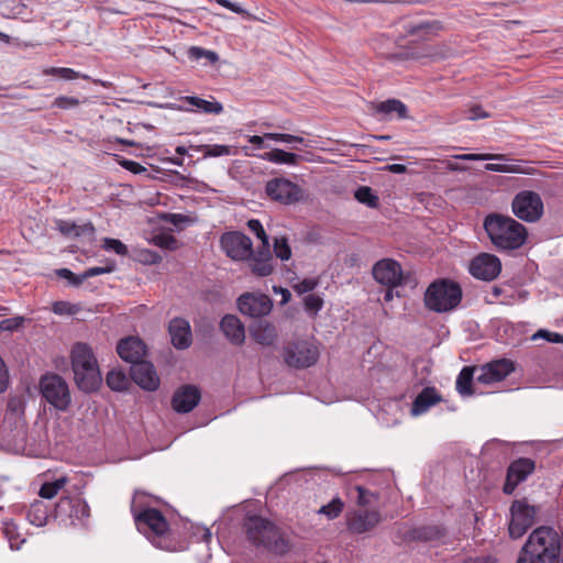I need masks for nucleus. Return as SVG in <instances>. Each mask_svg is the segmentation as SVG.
Segmentation results:
<instances>
[{"label":"nucleus","mask_w":563,"mask_h":563,"mask_svg":"<svg viewBox=\"0 0 563 563\" xmlns=\"http://www.w3.org/2000/svg\"><path fill=\"white\" fill-rule=\"evenodd\" d=\"M29 522L36 527H43L47 523L48 507L43 500L32 503L26 512Z\"/></svg>","instance_id":"obj_31"},{"label":"nucleus","mask_w":563,"mask_h":563,"mask_svg":"<svg viewBox=\"0 0 563 563\" xmlns=\"http://www.w3.org/2000/svg\"><path fill=\"white\" fill-rule=\"evenodd\" d=\"M247 228L252 233H254L262 241L263 244L268 245V242H269L268 235L266 234L260 220H257V219L249 220Z\"/></svg>","instance_id":"obj_51"},{"label":"nucleus","mask_w":563,"mask_h":563,"mask_svg":"<svg viewBox=\"0 0 563 563\" xmlns=\"http://www.w3.org/2000/svg\"><path fill=\"white\" fill-rule=\"evenodd\" d=\"M318 285L316 279L305 278L295 285V290L299 294H307L312 291Z\"/></svg>","instance_id":"obj_57"},{"label":"nucleus","mask_w":563,"mask_h":563,"mask_svg":"<svg viewBox=\"0 0 563 563\" xmlns=\"http://www.w3.org/2000/svg\"><path fill=\"white\" fill-rule=\"evenodd\" d=\"M265 137L267 141L283 142L290 144V140H292V134L287 133H265Z\"/></svg>","instance_id":"obj_60"},{"label":"nucleus","mask_w":563,"mask_h":563,"mask_svg":"<svg viewBox=\"0 0 563 563\" xmlns=\"http://www.w3.org/2000/svg\"><path fill=\"white\" fill-rule=\"evenodd\" d=\"M89 516L90 508L80 497H63L54 509V518L65 527L84 525Z\"/></svg>","instance_id":"obj_8"},{"label":"nucleus","mask_w":563,"mask_h":563,"mask_svg":"<svg viewBox=\"0 0 563 563\" xmlns=\"http://www.w3.org/2000/svg\"><path fill=\"white\" fill-rule=\"evenodd\" d=\"M274 253L282 261H288L291 257V249L285 236L276 238L274 241Z\"/></svg>","instance_id":"obj_44"},{"label":"nucleus","mask_w":563,"mask_h":563,"mask_svg":"<svg viewBox=\"0 0 563 563\" xmlns=\"http://www.w3.org/2000/svg\"><path fill=\"white\" fill-rule=\"evenodd\" d=\"M373 277L380 285L397 287L402 280V268L400 264L391 258L378 261L373 266Z\"/></svg>","instance_id":"obj_18"},{"label":"nucleus","mask_w":563,"mask_h":563,"mask_svg":"<svg viewBox=\"0 0 563 563\" xmlns=\"http://www.w3.org/2000/svg\"><path fill=\"white\" fill-rule=\"evenodd\" d=\"M117 352L124 362L133 365L144 358L146 345L140 338L128 336L119 341Z\"/></svg>","instance_id":"obj_23"},{"label":"nucleus","mask_w":563,"mask_h":563,"mask_svg":"<svg viewBox=\"0 0 563 563\" xmlns=\"http://www.w3.org/2000/svg\"><path fill=\"white\" fill-rule=\"evenodd\" d=\"M65 483H66V478L65 477H60V478H58V479H56L54 482H51V483H44L41 486V488H40L38 495L42 498L52 499L63 488Z\"/></svg>","instance_id":"obj_42"},{"label":"nucleus","mask_w":563,"mask_h":563,"mask_svg":"<svg viewBox=\"0 0 563 563\" xmlns=\"http://www.w3.org/2000/svg\"><path fill=\"white\" fill-rule=\"evenodd\" d=\"M474 379V368L465 366L460 372L456 378V390L461 396L473 395L472 382Z\"/></svg>","instance_id":"obj_34"},{"label":"nucleus","mask_w":563,"mask_h":563,"mask_svg":"<svg viewBox=\"0 0 563 563\" xmlns=\"http://www.w3.org/2000/svg\"><path fill=\"white\" fill-rule=\"evenodd\" d=\"M102 247L106 251H113L118 255H126L128 254L126 245L117 239L104 238Z\"/></svg>","instance_id":"obj_48"},{"label":"nucleus","mask_w":563,"mask_h":563,"mask_svg":"<svg viewBox=\"0 0 563 563\" xmlns=\"http://www.w3.org/2000/svg\"><path fill=\"white\" fill-rule=\"evenodd\" d=\"M143 497V494L136 493L131 503V511L136 528L141 533L145 534L155 547L167 549V545L163 544V541L169 530L168 522L159 510L144 506L141 503V498Z\"/></svg>","instance_id":"obj_3"},{"label":"nucleus","mask_w":563,"mask_h":563,"mask_svg":"<svg viewBox=\"0 0 563 563\" xmlns=\"http://www.w3.org/2000/svg\"><path fill=\"white\" fill-rule=\"evenodd\" d=\"M81 101L76 97L59 96L55 98L52 107H56L63 110H69L80 106Z\"/></svg>","instance_id":"obj_46"},{"label":"nucleus","mask_w":563,"mask_h":563,"mask_svg":"<svg viewBox=\"0 0 563 563\" xmlns=\"http://www.w3.org/2000/svg\"><path fill=\"white\" fill-rule=\"evenodd\" d=\"M188 57L194 60H200L202 58H206L208 64L211 65L219 60V56L216 52L199 46L189 47Z\"/></svg>","instance_id":"obj_41"},{"label":"nucleus","mask_w":563,"mask_h":563,"mask_svg":"<svg viewBox=\"0 0 563 563\" xmlns=\"http://www.w3.org/2000/svg\"><path fill=\"white\" fill-rule=\"evenodd\" d=\"M56 275L60 278L67 279L69 285L74 287H79L85 282V278H82V274L76 275L68 268L57 269Z\"/></svg>","instance_id":"obj_50"},{"label":"nucleus","mask_w":563,"mask_h":563,"mask_svg":"<svg viewBox=\"0 0 563 563\" xmlns=\"http://www.w3.org/2000/svg\"><path fill=\"white\" fill-rule=\"evenodd\" d=\"M238 307L241 313L252 317L261 318L266 316L272 310V300L268 296L260 294L246 292L238 299Z\"/></svg>","instance_id":"obj_19"},{"label":"nucleus","mask_w":563,"mask_h":563,"mask_svg":"<svg viewBox=\"0 0 563 563\" xmlns=\"http://www.w3.org/2000/svg\"><path fill=\"white\" fill-rule=\"evenodd\" d=\"M405 29L406 32L410 35L424 37L428 35L437 34V32L441 30V24L439 21H424L419 23H409L405 26Z\"/></svg>","instance_id":"obj_32"},{"label":"nucleus","mask_w":563,"mask_h":563,"mask_svg":"<svg viewBox=\"0 0 563 563\" xmlns=\"http://www.w3.org/2000/svg\"><path fill=\"white\" fill-rule=\"evenodd\" d=\"M40 391L42 397L58 411H66L71 402L68 384L57 374L42 376Z\"/></svg>","instance_id":"obj_7"},{"label":"nucleus","mask_w":563,"mask_h":563,"mask_svg":"<svg viewBox=\"0 0 563 563\" xmlns=\"http://www.w3.org/2000/svg\"><path fill=\"white\" fill-rule=\"evenodd\" d=\"M511 209L520 220L536 222L543 214V201L538 192L523 190L514 197Z\"/></svg>","instance_id":"obj_12"},{"label":"nucleus","mask_w":563,"mask_h":563,"mask_svg":"<svg viewBox=\"0 0 563 563\" xmlns=\"http://www.w3.org/2000/svg\"><path fill=\"white\" fill-rule=\"evenodd\" d=\"M168 333L172 344L177 350H186L191 345V328L186 319L180 317L172 319L168 324Z\"/></svg>","instance_id":"obj_24"},{"label":"nucleus","mask_w":563,"mask_h":563,"mask_svg":"<svg viewBox=\"0 0 563 563\" xmlns=\"http://www.w3.org/2000/svg\"><path fill=\"white\" fill-rule=\"evenodd\" d=\"M44 75L56 76L64 80L85 79L88 80L89 76L80 74L73 68L67 67H49L43 70Z\"/></svg>","instance_id":"obj_36"},{"label":"nucleus","mask_w":563,"mask_h":563,"mask_svg":"<svg viewBox=\"0 0 563 563\" xmlns=\"http://www.w3.org/2000/svg\"><path fill=\"white\" fill-rule=\"evenodd\" d=\"M9 384V375L8 369L5 367L4 362L0 357V393H3Z\"/></svg>","instance_id":"obj_62"},{"label":"nucleus","mask_w":563,"mask_h":563,"mask_svg":"<svg viewBox=\"0 0 563 563\" xmlns=\"http://www.w3.org/2000/svg\"><path fill=\"white\" fill-rule=\"evenodd\" d=\"M514 369L511 361L506 358L497 360L482 366L475 379L482 384L497 383L506 378Z\"/></svg>","instance_id":"obj_22"},{"label":"nucleus","mask_w":563,"mask_h":563,"mask_svg":"<svg viewBox=\"0 0 563 563\" xmlns=\"http://www.w3.org/2000/svg\"><path fill=\"white\" fill-rule=\"evenodd\" d=\"M355 490L357 492L356 504L360 507L369 506L374 500H377V494L361 485L355 486Z\"/></svg>","instance_id":"obj_45"},{"label":"nucleus","mask_w":563,"mask_h":563,"mask_svg":"<svg viewBox=\"0 0 563 563\" xmlns=\"http://www.w3.org/2000/svg\"><path fill=\"white\" fill-rule=\"evenodd\" d=\"M374 109L375 112L383 115L384 119L390 118L393 113H396L398 119L408 117L406 104L398 99H388L378 102L375 104Z\"/></svg>","instance_id":"obj_29"},{"label":"nucleus","mask_w":563,"mask_h":563,"mask_svg":"<svg viewBox=\"0 0 563 563\" xmlns=\"http://www.w3.org/2000/svg\"><path fill=\"white\" fill-rule=\"evenodd\" d=\"M55 229L59 231L62 235L69 239L80 238L85 235L92 236L95 233V227L91 222L77 224L70 220H56Z\"/></svg>","instance_id":"obj_26"},{"label":"nucleus","mask_w":563,"mask_h":563,"mask_svg":"<svg viewBox=\"0 0 563 563\" xmlns=\"http://www.w3.org/2000/svg\"><path fill=\"white\" fill-rule=\"evenodd\" d=\"M344 503L341 498L334 497L330 503L323 505L319 510V515L325 516L329 520L338 518L343 511Z\"/></svg>","instance_id":"obj_39"},{"label":"nucleus","mask_w":563,"mask_h":563,"mask_svg":"<svg viewBox=\"0 0 563 563\" xmlns=\"http://www.w3.org/2000/svg\"><path fill=\"white\" fill-rule=\"evenodd\" d=\"M461 286L448 278L432 282L424 292L426 307L434 312L443 313L457 308L462 300Z\"/></svg>","instance_id":"obj_5"},{"label":"nucleus","mask_w":563,"mask_h":563,"mask_svg":"<svg viewBox=\"0 0 563 563\" xmlns=\"http://www.w3.org/2000/svg\"><path fill=\"white\" fill-rule=\"evenodd\" d=\"M461 161H505L503 154H461L456 156Z\"/></svg>","instance_id":"obj_49"},{"label":"nucleus","mask_w":563,"mask_h":563,"mask_svg":"<svg viewBox=\"0 0 563 563\" xmlns=\"http://www.w3.org/2000/svg\"><path fill=\"white\" fill-rule=\"evenodd\" d=\"M71 367L77 387L91 393L98 389L102 378L97 360L90 346L86 343H76L71 350Z\"/></svg>","instance_id":"obj_4"},{"label":"nucleus","mask_w":563,"mask_h":563,"mask_svg":"<svg viewBox=\"0 0 563 563\" xmlns=\"http://www.w3.org/2000/svg\"><path fill=\"white\" fill-rule=\"evenodd\" d=\"M380 520L378 510L358 509L347 514L346 526L351 533L363 534L372 531Z\"/></svg>","instance_id":"obj_16"},{"label":"nucleus","mask_w":563,"mask_h":563,"mask_svg":"<svg viewBox=\"0 0 563 563\" xmlns=\"http://www.w3.org/2000/svg\"><path fill=\"white\" fill-rule=\"evenodd\" d=\"M267 139L265 137V133L263 135H252L249 136V142L254 145L255 148H269V144L266 143Z\"/></svg>","instance_id":"obj_61"},{"label":"nucleus","mask_w":563,"mask_h":563,"mask_svg":"<svg viewBox=\"0 0 563 563\" xmlns=\"http://www.w3.org/2000/svg\"><path fill=\"white\" fill-rule=\"evenodd\" d=\"M446 537V530L440 525H423L418 527L400 526L396 539L402 543L424 542L438 543Z\"/></svg>","instance_id":"obj_11"},{"label":"nucleus","mask_w":563,"mask_h":563,"mask_svg":"<svg viewBox=\"0 0 563 563\" xmlns=\"http://www.w3.org/2000/svg\"><path fill=\"white\" fill-rule=\"evenodd\" d=\"M113 269H114L113 265H109L106 267H98V266L90 267L82 273V278H85V280H86L88 278H91V277H95L98 275L111 273V272H113Z\"/></svg>","instance_id":"obj_58"},{"label":"nucleus","mask_w":563,"mask_h":563,"mask_svg":"<svg viewBox=\"0 0 563 563\" xmlns=\"http://www.w3.org/2000/svg\"><path fill=\"white\" fill-rule=\"evenodd\" d=\"M220 329L232 344L241 345L245 340L244 325L233 314H227L222 318Z\"/></svg>","instance_id":"obj_25"},{"label":"nucleus","mask_w":563,"mask_h":563,"mask_svg":"<svg viewBox=\"0 0 563 563\" xmlns=\"http://www.w3.org/2000/svg\"><path fill=\"white\" fill-rule=\"evenodd\" d=\"M3 533L7 537L12 550H19L25 542V539L20 538L18 527L14 522H4Z\"/></svg>","instance_id":"obj_40"},{"label":"nucleus","mask_w":563,"mask_h":563,"mask_svg":"<svg viewBox=\"0 0 563 563\" xmlns=\"http://www.w3.org/2000/svg\"><path fill=\"white\" fill-rule=\"evenodd\" d=\"M493 245L499 251L520 249L528 238L527 228L509 216L489 213L483 222Z\"/></svg>","instance_id":"obj_2"},{"label":"nucleus","mask_w":563,"mask_h":563,"mask_svg":"<svg viewBox=\"0 0 563 563\" xmlns=\"http://www.w3.org/2000/svg\"><path fill=\"white\" fill-rule=\"evenodd\" d=\"M303 303L307 312L317 314L322 309L323 300L317 295H308L305 297Z\"/></svg>","instance_id":"obj_52"},{"label":"nucleus","mask_w":563,"mask_h":563,"mask_svg":"<svg viewBox=\"0 0 563 563\" xmlns=\"http://www.w3.org/2000/svg\"><path fill=\"white\" fill-rule=\"evenodd\" d=\"M441 401V396L434 387H426L418 394L412 402L411 415L419 416L427 412L431 406Z\"/></svg>","instance_id":"obj_28"},{"label":"nucleus","mask_w":563,"mask_h":563,"mask_svg":"<svg viewBox=\"0 0 563 563\" xmlns=\"http://www.w3.org/2000/svg\"><path fill=\"white\" fill-rule=\"evenodd\" d=\"M466 118L468 120H477V119H485V118H489V113L486 112L482 106L479 104H474V106H471L467 110H466Z\"/></svg>","instance_id":"obj_56"},{"label":"nucleus","mask_w":563,"mask_h":563,"mask_svg":"<svg viewBox=\"0 0 563 563\" xmlns=\"http://www.w3.org/2000/svg\"><path fill=\"white\" fill-rule=\"evenodd\" d=\"M536 463L528 457H519L510 463L507 468L506 481L503 492L506 495H512L517 486L525 482L533 473Z\"/></svg>","instance_id":"obj_15"},{"label":"nucleus","mask_w":563,"mask_h":563,"mask_svg":"<svg viewBox=\"0 0 563 563\" xmlns=\"http://www.w3.org/2000/svg\"><path fill=\"white\" fill-rule=\"evenodd\" d=\"M156 243L159 246L173 250L175 247L177 241L173 235H163V236H157Z\"/></svg>","instance_id":"obj_63"},{"label":"nucleus","mask_w":563,"mask_h":563,"mask_svg":"<svg viewBox=\"0 0 563 563\" xmlns=\"http://www.w3.org/2000/svg\"><path fill=\"white\" fill-rule=\"evenodd\" d=\"M120 165L133 174H141L146 170L144 166L135 161L123 159L120 162Z\"/></svg>","instance_id":"obj_59"},{"label":"nucleus","mask_w":563,"mask_h":563,"mask_svg":"<svg viewBox=\"0 0 563 563\" xmlns=\"http://www.w3.org/2000/svg\"><path fill=\"white\" fill-rule=\"evenodd\" d=\"M106 383L108 387L114 391H123L128 389L130 379L121 369H112L107 374Z\"/></svg>","instance_id":"obj_35"},{"label":"nucleus","mask_w":563,"mask_h":563,"mask_svg":"<svg viewBox=\"0 0 563 563\" xmlns=\"http://www.w3.org/2000/svg\"><path fill=\"white\" fill-rule=\"evenodd\" d=\"M220 246L228 257L244 262L253 255L251 239L241 231H228L220 236Z\"/></svg>","instance_id":"obj_14"},{"label":"nucleus","mask_w":563,"mask_h":563,"mask_svg":"<svg viewBox=\"0 0 563 563\" xmlns=\"http://www.w3.org/2000/svg\"><path fill=\"white\" fill-rule=\"evenodd\" d=\"M185 102L203 113L220 114L223 111V106L220 102L208 101L196 96L186 97Z\"/></svg>","instance_id":"obj_33"},{"label":"nucleus","mask_w":563,"mask_h":563,"mask_svg":"<svg viewBox=\"0 0 563 563\" xmlns=\"http://www.w3.org/2000/svg\"><path fill=\"white\" fill-rule=\"evenodd\" d=\"M485 169L489 170V172H496V173H506L508 170H515L514 168H508L507 164H496V163L486 164Z\"/></svg>","instance_id":"obj_64"},{"label":"nucleus","mask_w":563,"mask_h":563,"mask_svg":"<svg viewBox=\"0 0 563 563\" xmlns=\"http://www.w3.org/2000/svg\"><path fill=\"white\" fill-rule=\"evenodd\" d=\"M252 273L258 277L269 276L273 271V261H249Z\"/></svg>","instance_id":"obj_43"},{"label":"nucleus","mask_w":563,"mask_h":563,"mask_svg":"<svg viewBox=\"0 0 563 563\" xmlns=\"http://www.w3.org/2000/svg\"><path fill=\"white\" fill-rule=\"evenodd\" d=\"M285 363L294 368H307L314 365L319 358V350L313 343L300 340L289 342L284 347Z\"/></svg>","instance_id":"obj_9"},{"label":"nucleus","mask_w":563,"mask_h":563,"mask_svg":"<svg viewBox=\"0 0 563 563\" xmlns=\"http://www.w3.org/2000/svg\"><path fill=\"white\" fill-rule=\"evenodd\" d=\"M354 198L369 208L378 206V196L374 194L373 189L368 186H361L354 192Z\"/></svg>","instance_id":"obj_37"},{"label":"nucleus","mask_w":563,"mask_h":563,"mask_svg":"<svg viewBox=\"0 0 563 563\" xmlns=\"http://www.w3.org/2000/svg\"><path fill=\"white\" fill-rule=\"evenodd\" d=\"M216 2L223 8L231 10L234 13L242 15L244 19L256 20V18L252 13L243 9L239 3L232 2L230 0H216Z\"/></svg>","instance_id":"obj_47"},{"label":"nucleus","mask_w":563,"mask_h":563,"mask_svg":"<svg viewBox=\"0 0 563 563\" xmlns=\"http://www.w3.org/2000/svg\"><path fill=\"white\" fill-rule=\"evenodd\" d=\"M538 508L529 505L526 499H516L510 506L509 536L521 538L536 522Z\"/></svg>","instance_id":"obj_10"},{"label":"nucleus","mask_w":563,"mask_h":563,"mask_svg":"<svg viewBox=\"0 0 563 563\" xmlns=\"http://www.w3.org/2000/svg\"><path fill=\"white\" fill-rule=\"evenodd\" d=\"M501 271L499 258L493 254L482 253L475 256L470 263V273L473 277L482 280L495 279Z\"/></svg>","instance_id":"obj_17"},{"label":"nucleus","mask_w":563,"mask_h":563,"mask_svg":"<svg viewBox=\"0 0 563 563\" xmlns=\"http://www.w3.org/2000/svg\"><path fill=\"white\" fill-rule=\"evenodd\" d=\"M545 339L549 342L552 343H563V334L551 332L548 330H539L536 334H533L532 339Z\"/></svg>","instance_id":"obj_55"},{"label":"nucleus","mask_w":563,"mask_h":563,"mask_svg":"<svg viewBox=\"0 0 563 563\" xmlns=\"http://www.w3.org/2000/svg\"><path fill=\"white\" fill-rule=\"evenodd\" d=\"M254 340L262 345H272L276 339V329L267 321L260 320L252 329Z\"/></svg>","instance_id":"obj_30"},{"label":"nucleus","mask_w":563,"mask_h":563,"mask_svg":"<svg viewBox=\"0 0 563 563\" xmlns=\"http://www.w3.org/2000/svg\"><path fill=\"white\" fill-rule=\"evenodd\" d=\"M131 379L141 388L154 391L159 386V378L152 363L141 360L130 367Z\"/></svg>","instance_id":"obj_20"},{"label":"nucleus","mask_w":563,"mask_h":563,"mask_svg":"<svg viewBox=\"0 0 563 563\" xmlns=\"http://www.w3.org/2000/svg\"><path fill=\"white\" fill-rule=\"evenodd\" d=\"M256 156L273 164L287 166H298L305 159L302 155L287 152L282 148H272L271 151Z\"/></svg>","instance_id":"obj_27"},{"label":"nucleus","mask_w":563,"mask_h":563,"mask_svg":"<svg viewBox=\"0 0 563 563\" xmlns=\"http://www.w3.org/2000/svg\"><path fill=\"white\" fill-rule=\"evenodd\" d=\"M266 195L282 205H294L303 199L305 190L285 177H275L266 183Z\"/></svg>","instance_id":"obj_13"},{"label":"nucleus","mask_w":563,"mask_h":563,"mask_svg":"<svg viewBox=\"0 0 563 563\" xmlns=\"http://www.w3.org/2000/svg\"><path fill=\"white\" fill-rule=\"evenodd\" d=\"M516 563H563V528L540 526L532 530Z\"/></svg>","instance_id":"obj_1"},{"label":"nucleus","mask_w":563,"mask_h":563,"mask_svg":"<svg viewBox=\"0 0 563 563\" xmlns=\"http://www.w3.org/2000/svg\"><path fill=\"white\" fill-rule=\"evenodd\" d=\"M201 399L198 387L194 385H183L177 388L172 398V407L178 413H187L194 410Z\"/></svg>","instance_id":"obj_21"},{"label":"nucleus","mask_w":563,"mask_h":563,"mask_svg":"<svg viewBox=\"0 0 563 563\" xmlns=\"http://www.w3.org/2000/svg\"><path fill=\"white\" fill-rule=\"evenodd\" d=\"M198 151L202 153L203 157H220L235 154L232 151V146L222 144L200 145Z\"/></svg>","instance_id":"obj_38"},{"label":"nucleus","mask_w":563,"mask_h":563,"mask_svg":"<svg viewBox=\"0 0 563 563\" xmlns=\"http://www.w3.org/2000/svg\"><path fill=\"white\" fill-rule=\"evenodd\" d=\"M246 261H273L269 244L266 245L262 243V246L258 247L256 252L253 251V255Z\"/></svg>","instance_id":"obj_54"},{"label":"nucleus","mask_w":563,"mask_h":563,"mask_svg":"<svg viewBox=\"0 0 563 563\" xmlns=\"http://www.w3.org/2000/svg\"><path fill=\"white\" fill-rule=\"evenodd\" d=\"M246 533L249 539L257 545L283 553L287 550V543L279 531L268 520L252 516L246 521Z\"/></svg>","instance_id":"obj_6"},{"label":"nucleus","mask_w":563,"mask_h":563,"mask_svg":"<svg viewBox=\"0 0 563 563\" xmlns=\"http://www.w3.org/2000/svg\"><path fill=\"white\" fill-rule=\"evenodd\" d=\"M24 322V318L23 317H14V318H8V319H3L2 321H0V329L2 331H15L18 330L20 327H22Z\"/></svg>","instance_id":"obj_53"}]
</instances>
